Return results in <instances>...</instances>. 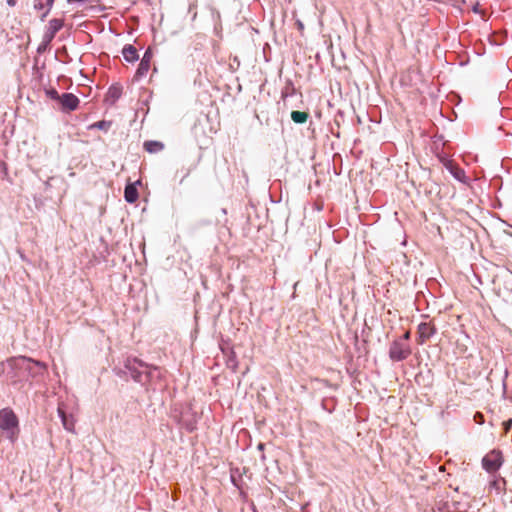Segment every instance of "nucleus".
<instances>
[{
	"label": "nucleus",
	"mask_w": 512,
	"mask_h": 512,
	"mask_svg": "<svg viewBox=\"0 0 512 512\" xmlns=\"http://www.w3.org/2000/svg\"><path fill=\"white\" fill-rule=\"evenodd\" d=\"M182 426L186 429L188 432H194L197 429V420L194 416H191L190 418H184L182 421Z\"/></svg>",
	"instance_id": "dca6fc26"
},
{
	"label": "nucleus",
	"mask_w": 512,
	"mask_h": 512,
	"mask_svg": "<svg viewBox=\"0 0 512 512\" xmlns=\"http://www.w3.org/2000/svg\"><path fill=\"white\" fill-rule=\"evenodd\" d=\"M0 429L11 442L17 439L19 434V420L11 408L6 407L0 410Z\"/></svg>",
	"instance_id": "f03ea898"
},
{
	"label": "nucleus",
	"mask_w": 512,
	"mask_h": 512,
	"mask_svg": "<svg viewBox=\"0 0 512 512\" xmlns=\"http://www.w3.org/2000/svg\"><path fill=\"white\" fill-rule=\"evenodd\" d=\"M231 481H232V483H233L235 486H237V487H238V484L236 483V480H235V478H234V476H233V475H231Z\"/></svg>",
	"instance_id": "72a5a7b5"
},
{
	"label": "nucleus",
	"mask_w": 512,
	"mask_h": 512,
	"mask_svg": "<svg viewBox=\"0 0 512 512\" xmlns=\"http://www.w3.org/2000/svg\"><path fill=\"white\" fill-rule=\"evenodd\" d=\"M296 24H297V27H298L299 30L302 31L304 29V25H303V23L301 21L298 20Z\"/></svg>",
	"instance_id": "2f4dec72"
},
{
	"label": "nucleus",
	"mask_w": 512,
	"mask_h": 512,
	"mask_svg": "<svg viewBox=\"0 0 512 512\" xmlns=\"http://www.w3.org/2000/svg\"><path fill=\"white\" fill-rule=\"evenodd\" d=\"M409 338H410V333L409 332H405L400 339H402L405 343H407Z\"/></svg>",
	"instance_id": "c85d7f7f"
},
{
	"label": "nucleus",
	"mask_w": 512,
	"mask_h": 512,
	"mask_svg": "<svg viewBox=\"0 0 512 512\" xmlns=\"http://www.w3.org/2000/svg\"><path fill=\"white\" fill-rule=\"evenodd\" d=\"M8 362L13 368L24 371L32 378L42 376L47 369L45 363L26 356L13 357Z\"/></svg>",
	"instance_id": "f257e3e1"
},
{
	"label": "nucleus",
	"mask_w": 512,
	"mask_h": 512,
	"mask_svg": "<svg viewBox=\"0 0 512 512\" xmlns=\"http://www.w3.org/2000/svg\"><path fill=\"white\" fill-rule=\"evenodd\" d=\"M144 149L149 153H157L164 149V144L160 141L149 140L144 142Z\"/></svg>",
	"instance_id": "4468645a"
},
{
	"label": "nucleus",
	"mask_w": 512,
	"mask_h": 512,
	"mask_svg": "<svg viewBox=\"0 0 512 512\" xmlns=\"http://www.w3.org/2000/svg\"><path fill=\"white\" fill-rule=\"evenodd\" d=\"M227 367L233 371H236L238 367V361L236 358V354L232 351L227 358Z\"/></svg>",
	"instance_id": "aec40b11"
},
{
	"label": "nucleus",
	"mask_w": 512,
	"mask_h": 512,
	"mask_svg": "<svg viewBox=\"0 0 512 512\" xmlns=\"http://www.w3.org/2000/svg\"><path fill=\"white\" fill-rule=\"evenodd\" d=\"M474 418L478 423H483V415L481 413H476Z\"/></svg>",
	"instance_id": "a878e982"
},
{
	"label": "nucleus",
	"mask_w": 512,
	"mask_h": 512,
	"mask_svg": "<svg viewBox=\"0 0 512 512\" xmlns=\"http://www.w3.org/2000/svg\"><path fill=\"white\" fill-rule=\"evenodd\" d=\"M64 26V21L62 19L53 18L49 21V28L44 38L47 43H50L52 39L55 37L58 31L62 29Z\"/></svg>",
	"instance_id": "1a4fd4ad"
},
{
	"label": "nucleus",
	"mask_w": 512,
	"mask_h": 512,
	"mask_svg": "<svg viewBox=\"0 0 512 512\" xmlns=\"http://www.w3.org/2000/svg\"><path fill=\"white\" fill-rule=\"evenodd\" d=\"M7 4L11 7H14L17 3V0H6Z\"/></svg>",
	"instance_id": "7c9ffc66"
},
{
	"label": "nucleus",
	"mask_w": 512,
	"mask_h": 512,
	"mask_svg": "<svg viewBox=\"0 0 512 512\" xmlns=\"http://www.w3.org/2000/svg\"><path fill=\"white\" fill-rule=\"evenodd\" d=\"M113 372L116 376H118L119 378H122L124 379L125 381L128 380V370L125 368V361L123 362V366L122 367H119V366H115L113 368Z\"/></svg>",
	"instance_id": "6ab92c4d"
},
{
	"label": "nucleus",
	"mask_w": 512,
	"mask_h": 512,
	"mask_svg": "<svg viewBox=\"0 0 512 512\" xmlns=\"http://www.w3.org/2000/svg\"><path fill=\"white\" fill-rule=\"evenodd\" d=\"M159 368L155 365H150L149 368H144V381L145 386L152 381L154 378V372H158Z\"/></svg>",
	"instance_id": "a211bd4d"
},
{
	"label": "nucleus",
	"mask_w": 512,
	"mask_h": 512,
	"mask_svg": "<svg viewBox=\"0 0 512 512\" xmlns=\"http://www.w3.org/2000/svg\"><path fill=\"white\" fill-rule=\"evenodd\" d=\"M508 370L505 369L504 370V376H503V380H502V388H503V393H502V397L503 398H506V395H507V383H506V379L508 377Z\"/></svg>",
	"instance_id": "4be33fe9"
},
{
	"label": "nucleus",
	"mask_w": 512,
	"mask_h": 512,
	"mask_svg": "<svg viewBox=\"0 0 512 512\" xmlns=\"http://www.w3.org/2000/svg\"><path fill=\"white\" fill-rule=\"evenodd\" d=\"M137 184H140V180L136 181L135 183H128L125 186L124 198L126 202L130 204L135 203L139 198V193L136 187Z\"/></svg>",
	"instance_id": "9d476101"
},
{
	"label": "nucleus",
	"mask_w": 512,
	"mask_h": 512,
	"mask_svg": "<svg viewBox=\"0 0 512 512\" xmlns=\"http://www.w3.org/2000/svg\"><path fill=\"white\" fill-rule=\"evenodd\" d=\"M411 354V349L408 343L402 339H395L389 348V357L392 361L400 362L405 360Z\"/></svg>",
	"instance_id": "20e7f679"
},
{
	"label": "nucleus",
	"mask_w": 512,
	"mask_h": 512,
	"mask_svg": "<svg viewBox=\"0 0 512 512\" xmlns=\"http://www.w3.org/2000/svg\"><path fill=\"white\" fill-rule=\"evenodd\" d=\"M264 446H265V444H263V443H259V444H258V446H257V448H258L259 450H263V449H264Z\"/></svg>",
	"instance_id": "473e14b6"
},
{
	"label": "nucleus",
	"mask_w": 512,
	"mask_h": 512,
	"mask_svg": "<svg viewBox=\"0 0 512 512\" xmlns=\"http://www.w3.org/2000/svg\"><path fill=\"white\" fill-rule=\"evenodd\" d=\"M436 331L437 330L435 326L430 322H421L418 325V343L423 344L425 341L430 339L436 333Z\"/></svg>",
	"instance_id": "6e6552de"
},
{
	"label": "nucleus",
	"mask_w": 512,
	"mask_h": 512,
	"mask_svg": "<svg viewBox=\"0 0 512 512\" xmlns=\"http://www.w3.org/2000/svg\"><path fill=\"white\" fill-rule=\"evenodd\" d=\"M309 118V114L305 111L294 110L291 112V119L296 124H304Z\"/></svg>",
	"instance_id": "2eb2a0df"
},
{
	"label": "nucleus",
	"mask_w": 512,
	"mask_h": 512,
	"mask_svg": "<svg viewBox=\"0 0 512 512\" xmlns=\"http://www.w3.org/2000/svg\"><path fill=\"white\" fill-rule=\"evenodd\" d=\"M47 44L48 43L46 42V39L44 38V42L38 47V52L44 51Z\"/></svg>",
	"instance_id": "cd10ccee"
},
{
	"label": "nucleus",
	"mask_w": 512,
	"mask_h": 512,
	"mask_svg": "<svg viewBox=\"0 0 512 512\" xmlns=\"http://www.w3.org/2000/svg\"><path fill=\"white\" fill-rule=\"evenodd\" d=\"M122 54H123L124 59L130 63L135 62L139 59L137 49L131 44H126L123 47Z\"/></svg>",
	"instance_id": "f8f14e48"
},
{
	"label": "nucleus",
	"mask_w": 512,
	"mask_h": 512,
	"mask_svg": "<svg viewBox=\"0 0 512 512\" xmlns=\"http://www.w3.org/2000/svg\"><path fill=\"white\" fill-rule=\"evenodd\" d=\"M111 126H112V121L101 120V121L91 124L88 127V129H90V130L99 129V130L107 132L111 128Z\"/></svg>",
	"instance_id": "f3484780"
},
{
	"label": "nucleus",
	"mask_w": 512,
	"mask_h": 512,
	"mask_svg": "<svg viewBox=\"0 0 512 512\" xmlns=\"http://www.w3.org/2000/svg\"><path fill=\"white\" fill-rule=\"evenodd\" d=\"M123 88L119 83L112 84L106 94V102L110 105H114L116 101L121 97Z\"/></svg>",
	"instance_id": "9b49d317"
},
{
	"label": "nucleus",
	"mask_w": 512,
	"mask_h": 512,
	"mask_svg": "<svg viewBox=\"0 0 512 512\" xmlns=\"http://www.w3.org/2000/svg\"><path fill=\"white\" fill-rule=\"evenodd\" d=\"M503 428L505 432H508L512 428V419H508L503 422Z\"/></svg>",
	"instance_id": "393cba45"
},
{
	"label": "nucleus",
	"mask_w": 512,
	"mask_h": 512,
	"mask_svg": "<svg viewBox=\"0 0 512 512\" xmlns=\"http://www.w3.org/2000/svg\"><path fill=\"white\" fill-rule=\"evenodd\" d=\"M502 463V454L498 450L490 451L482 459V466L489 473L496 472L501 467Z\"/></svg>",
	"instance_id": "39448f33"
},
{
	"label": "nucleus",
	"mask_w": 512,
	"mask_h": 512,
	"mask_svg": "<svg viewBox=\"0 0 512 512\" xmlns=\"http://www.w3.org/2000/svg\"><path fill=\"white\" fill-rule=\"evenodd\" d=\"M47 97H49L52 100H55L57 102L60 101L61 95L58 93V91L55 88H49L45 91Z\"/></svg>",
	"instance_id": "412c9836"
},
{
	"label": "nucleus",
	"mask_w": 512,
	"mask_h": 512,
	"mask_svg": "<svg viewBox=\"0 0 512 512\" xmlns=\"http://www.w3.org/2000/svg\"><path fill=\"white\" fill-rule=\"evenodd\" d=\"M152 56H153L152 50L150 48H148L145 51L139 65H138V68L135 72L134 78L136 80H139L140 78L144 77L147 74V72L150 68V62H151Z\"/></svg>",
	"instance_id": "0eeeda50"
},
{
	"label": "nucleus",
	"mask_w": 512,
	"mask_h": 512,
	"mask_svg": "<svg viewBox=\"0 0 512 512\" xmlns=\"http://www.w3.org/2000/svg\"><path fill=\"white\" fill-rule=\"evenodd\" d=\"M58 414L63 424V427L69 431H74V419L71 415L66 414V412L62 408H58Z\"/></svg>",
	"instance_id": "ddd939ff"
},
{
	"label": "nucleus",
	"mask_w": 512,
	"mask_h": 512,
	"mask_svg": "<svg viewBox=\"0 0 512 512\" xmlns=\"http://www.w3.org/2000/svg\"><path fill=\"white\" fill-rule=\"evenodd\" d=\"M45 7V2L44 0H35L34 1V8L36 10H41Z\"/></svg>",
	"instance_id": "b1692460"
},
{
	"label": "nucleus",
	"mask_w": 512,
	"mask_h": 512,
	"mask_svg": "<svg viewBox=\"0 0 512 512\" xmlns=\"http://www.w3.org/2000/svg\"><path fill=\"white\" fill-rule=\"evenodd\" d=\"M79 99L76 95L72 93H63L60 98L61 110L63 112H72L75 111L79 106Z\"/></svg>",
	"instance_id": "423d86ee"
},
{
	"label": "nucleus",
	"mask_w": 512,
	"mask_h": 512,
	"mask_svg": "<svg viewBox=\"0 0 512 512\" xmlns=\"http://www.w3.org/2000/svg\"><path fill=\"white\" fill-rule=\"evenodd\" d=\"M45 6H47V10L42 14L41 20H44V18L48 15L50 9L53 6L54 0H44Z\"/></svg>",
	"instance_id": "5701e85b"
},
{
	"label": "nucleus",
	"mask_w": 512,
	"mask_h": 512,
	"mask_svg": "<svg viewBox=\"0 0 512 512\" xmlns=\"http://www.w3.org/2000/svg\"><path fill=\"white\" fill-rule=\"evenodd\" d=\"M472 10H473L474 13H479L480 12V10H479V3L478 2L473 5Z\"/></svg>",
	"instance_id": "c756f323"
},
{
	"label": "nucleus",
	"mask_w": 512,
	"mask_h": 512,
	"mask_svg": "<svg viewBox=\"0 0 512 512\" xmlns=\"http://www.w3.org/2000/svg\"><path fill=\"white\" fill-rule=\"evenodd\" d=\"M463 175H464V171L461 169H458L457 172L454 173V177L457 179H460L461 176H463Z\"/></svg>",
	"instance_id": "bb28decb"
},
{
	"label": "nucleus",
	"mask_w": 512,
	"mask_h": 512,
	"mask_svg": "<svg viewBox=\"0 0 512 512\" xmlns=\"http://www.w3.org/2000/svg\"><path fill=\"white\" fill-rule=\"evenodd\" d=\"M125 368L128 370L129 376L137 383L145 386L144 368H149V364L136 357H128L125 359Z\"/></svg>",
	"instance_id": "7ed1b4c3"
}]
</instances>
